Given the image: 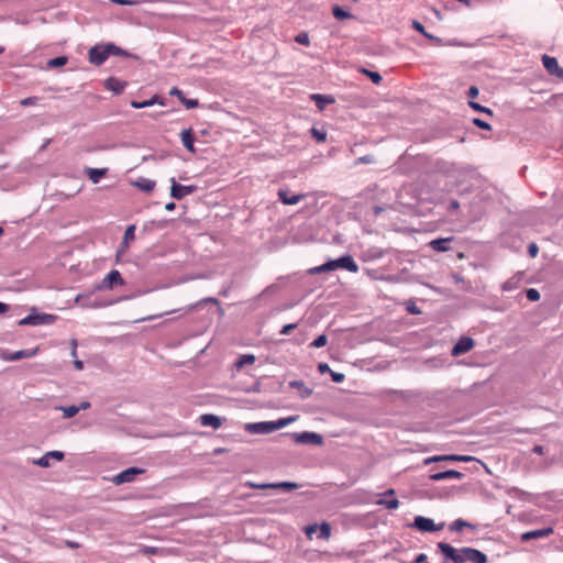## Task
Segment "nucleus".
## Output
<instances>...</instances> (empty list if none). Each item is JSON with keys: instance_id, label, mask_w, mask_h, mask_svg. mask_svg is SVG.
I'll use <instances>...</instances> for the list:
<instances>
[{"instance_id": "nucleus-12", "label": "nucleus", "mask_w": 563, "mask_h": 563, "mask_svg": "<svg viewBox=\"0 0 563 563\" xmlns=\"http://www.w3.org/2000/svg\"><path fill=\"white\" fill-rule=\"evenodd\" d=\"M542 63L544 68L550 75L558 76L560 78H563V68L559 66V63L555 57H551L549 55L542 56Z\"/></svg>"}, {"instance_id": "nucleus-11", "label": "nucleus", "mask_w": 563, "mask_h": 563, "mask_svg": "<svg viewBox=\"0 0 563 563\" xmlns=\"http://www.w3.org/2000/svg\"><path fill=\"white\" fill-rule=\"evenodd\" d=\"M170 196L177 200L183 199L185 196L190 195L197 190V186L189 185L183 186L176 183L175 178L170 179Z\"/></svg>"}, {"instance_id": "nucleus-44", "label": "nucleus", "mask_w": 563, "mask_h": 563, "mask_svg": "<svg viewBox=\"0 0 563 563\" xmlns=\"http://www.w3.org/2000/svg\"><path fill=\"white\" fill-rule=\"evenodd\" d=\"M526 294H527V298L530 301H538L540 299V292L534 288L528 289Z\"/></svg>"}, {"instance_id": "nucleus-7", "label": "nucleus", "mask_w": 563, "mask_h": 563, "mask_svg": "<svg viewBox=\"0 0 563 563\" xmlns=\"http://www.w3.org/2000/svg\"><path fill=\"white\" fill-rule=\"evenodd\" d=\"M438 548L448 560H451L454 563H464L463 548L457 551L451 544L445 542H439Z\"/></svg>"}, {"instance_id": "nucleus-36", "label": "nucleus", "mask_w": 563, "mask_h": 563, "mask_svg": "<svg viewBox=\"0 0 563 563\" xmlns=\"http://www.w3.org/2000/svg\"><path fill=\"white\" fill-rule=\"evenodd\" d=\"M66 63H67V57L58 56V57L49 59L47 65L49 67H59V66H64Z\"/></svg>"}, {"instance_id": "nucleus-17", "label": "nucleus", "mask_w": 563, "mask_h": 563, "mask_svg": "<svg viewBox=\"0 0 563 563\" xmlns=\"http://www.w3.org/2000/svg\"><path fill=\"white\" fill-rule=\"evenodd\" d=\"M463 477V474L455 470H449L444 472H439L430 475V479L433 482H440L444 479H461Z\"/></svg>"}, {"instance_id": "nucleus-32", "label": "nucleus", "mask_w": 563, "mask_h": 563, "mask_svg": "<svg viewBox=\"0 0 563 563\" xmlns=\"http://www.w3.org/2000/svg\"><path fill=\"white\" fill-rule=\"evenodd\" d=\"M156 102H157V97H154L151 100L143 101V102L132 101L131 107L134 109H142V108L151 107Z\"/></svg>"}, {"instance_id": "nucleus-43", "label": "nucleus", "mask_w": 563, "mask_h": 563, "mask_svg": "<svg viewBox=\"0 0 563 563\" xmlns=\"http://www.w3.org/2000/svg\"><path fill=\"white\" fill-rule=\"evenodd\" d=\"M412 27H413L416 31H418V32H420L421 34H423L426 37L433 38V36H432V35H430L429 33H427V32H426L424 26H423L419 21H416V20H415V21L412 22Z\"/></svg>"}, {"instance_id": "nucleus-6", "label": "nucleus", "mask_w": 563, "mask_h": 563, "mask_svg": "<svg viewBox=\"0 0 563 563\" xmlns=\"http://www.w3.org/2000/svg\"><path fill=\"white\" fill-rule=\"evenodd\" d=\"M56 320V316L53 314H29L19 321L20 325H40L53 323Z\"/></svg>"}, {"instance_id": "nucleus-29", "label": "nucleus", "mask_w": 563, "mask_h": 563, "mask_svg": "<svg viewBox=\"0 0 563 563\" xmlns=\"http://www.w3.org/2000/svg\"><path fill=\"white\" fill-rule=\"evenodd\" d=\"M376 504L379 506H384L387 509H397L399 506V500L397 498L379 499L376 501Z\"/></svg>"}, {"instance_id": "nucleus-60", "label": "nucleus", "mask_w": 563, "mask_h": 563, "mask_svg": "<svg viewBox=\"0 0 563 563\" xmlns=\"http://www.w3.org/2000/svg\"><path fill=\"white\" fill-rule=\"evenodd\" d=\"M77 408H80V410H86V409L90 408V402L89 401H82V402H80L79 406H77Z\"/></svg>"}, {"instance_id": "nucleus-31", "label": "nucleus", "mask_w": 563, "mask_h": 563, "mask_svg": "<svg viewBox=\"0 0 563 563\" xmlns=\"http://www.w3.org/2000/svg\"><path fill=\"white\" fill-rule=\"evenodd\" d=\"M310 132L311 135L317 140V142L323 143L327 141V132L324 130L312 128Z\"/></svg>"}, {"instance_id": "nucleus-50", "label": "nucleus", "mask_w": 563, "mask_h": 563, "mask_svg": "<svg viewBox=\"0 0 563 563\" xmlns=\"http://www.w3.org/2000/svg\"><path fill=\"white\" fill-rule=\"evenodd\" d=\"M318 529H319V526L314 523V525H310V526L306 527L305 532H306L307 537L311 539L312 533H314Z\"/></svg>"}, {"instance_id": "nucleus-18", "label": "nucleus", "mask_w": 563, "mask_h": 563, "mask_svg": "<svg viewBox=\"0 0 563 563\" xmlns=\"http://www.w3.org/2000/svg\"><path fill=\"white\" fill-rule=\"evenodd\" d=\"M104 87L108 89V90H111L113 91L114 93L117 95H120L123 92V90L125 89L126 87V82L125 81H122L115 77H110L108 78L106 81H104Z\"/></svg>"}, {"instance_id": "nucleus-16", "label": "nucleus", "mask_w": 563, "mask_h": 563, "mask_svg": "<svg viewBox=\"0 0 563 563\" xmlns=\"http://www.w3.org/2000/svg\"><path fill=\"white\" fill-rule=\"evenodd\" d=\"M131 185L141 191L148 194L155 189L156 181L145 177H139L136 180L132 181Z\"/></svg>"}, {"instance_id": "nucleus-25", "label": "nucleus", "mask_w": 563, "mask_h": 563, "mask_svg": "<svg viewBox=\"0 0 563 563\" xmlns=\"http://www.w3.org/2000/svg\"><path fill=\"white\" fill-rule=\"evenodd\" d=\"M36 352H37V349H34L32 351L21 350V351L14 352L13 354H11L9 356H4L3 358L7 361H18V360H21L24 357H32L36 354Z\"/></svg>"}, {"instance_id": "nucleus-46", "label": "nucleus", "mask_w": 563, "mask_h": 563, "mask_svg": "<svg viewBox=\"0 0 563 563\" xmlns=\"http://www.w3.org/2000/svg\"><path fill=\"white\" fill-rule=\"evenodd\" d=\"M473 124L476 125L479 129H483V130H490L492 129L490 124H488L487 122H485V121H483L482 119H478V118H474L473 119Z\"/></svg>"}, {"instance_id": "nucleus-38", "label": "nucleus", "mask_w": 563, "mask_h": 563, "mask_svg": "<svg viewBox=\"0 0 563 563\" xmlns=\"http://www.w3.org/2000/svg\"><path fill=\"white\" fill-rule=\"evenodd\" d=\"M327 342H328L327 335L325 334H321L316 340H313L311 342L310 346L319 349V347L324 346L327 344Z\"/></svg>"}, {"instance_id": "nucleus-58", "label": "nucleus", "mask_w": 563, "mask_h": 563, "mask_svg": "<svg viewBox=\"0 0 563 563\" xmlns=\"http://www.w3.org/2000/svg\"><path fill=\"white\" fill-rule=\"evenodd\" d=\"M74 366L77 371H81L84 368V363L79 360L74 361Z\"/></svg>"}, {"instance_id": "nucleus-2", "label": "nucleus", "mask_w": 563, "mask_h": 563, "mask_svg": "<svg viewBox=\"0 0 563 563\" xmlns=\"http://www.w3.org/2000/svg\"><path fill=\"white\" fill-rule=\"evenodd\" d=\"M123 51L114 44L95 45L89 49V62L96 66L102 65L111 55H121Z\"/></svg>"}, {"instance_id": "nucleus-4", "label": "nucleus", "mask_w": 563, "mask_h": 563, "mask_svg": "<svg viewBox=\"0 0 563 563\" xmlns=\"http://www.w3.org/2000/svg\"><path fill=\"white\" fill-rule=\"evenodd\" d=\"M125 284L121 274L117 269L110 271L106 277L100 282V284L96 287L98 290H111L117 286H123Z\"/></svg>"}, {"instance_id": "nucleus-8", "label": "nucleus", "mask_w": 563, "mask_h": 563, "mask_svg": "<svg viewBox=\"0 0 563 563\" xmlns=\"http://www.w3.org/2000/svg\"><path fill=\"white\" fill-rule=\"evenodd\" d=\"M144 472H145V470H143V468L130 467V468H126V470L122 471L121 473L117 474L113 477L112 482L115 485H121V484H124V483H131V482L134 481L136 475H141Z\"/></svg>"}, {"instance_id": "nucleus-64", "label": "nucleus", "mask_w": 563, "mask_h": 563, "mask_svg": "<svg viewBox=\"0 0 563 563\" xmlns=\"http://www.w3.org/2000/svg\"><path fill=\"white\" fill-rule=\"evenodd\" d=\"M175 208H176V205H175L174 202H168V203L165 206V209H166L167 211H173V210H175Z\"/></svg>"}, {"instance_id": "nucleus-40", "label": "nucleus", "mask_w": 563, "mask_h": 563, "mask_svg": "<svg viewBox=\"0 0 563 563\" xmlns=\"http://www.w3.org/2000/svg\"><path fill=\"white\" fill-rule=\"evenodd\" d=\"M363 73L366 74L369 77V79L376 85L380 84V81L383 79L382 76L376 71L363 69Z\"/></svg>"}, {"instance_id": "nucleus-14", "label": "nucleus", "mask_w": 563, "mask_h": 563, "mask_svg": "<svg viewBox=\"0 0 563 563\" xmlns=\"http://www.w3.org/2000/svg\"><path fill=\"white\" fill-rule=\"evenodd\" d=\"M52 459L57 462H60L64 460V453L62 451H49L42 457L33 460V464L38 465L41 467H49Z\"/></svg>"}, {"instance_id": "nucleus-19", "label": "nucleus", "mask_w": 563, "mask_h": 563, "mask_svg": "<svg viewBox=\"0 0 563 563\" xmlns=\"http://www.w3.org/2000/svg\"><path fill=\"white\" fill-rule=\"evenodd\" d=\"M200 423L203 427H212L219 429L222 426V421L218 416L211 413H205L199 417Z\"/></svg>"}, {"instance_id": "nucleus-20", "label": "nucleus", "mask_w": 563, "mask_h": 563, "mask_svg": "<svg viewBox=\"0 0 563 563\" xmlns=\"http://www.w3.org/2000/svg\"><path fill=\"white\" fill-rule=\"evenodd\" d=\"M311 100L314 101L317 108L322 111L328 104L334 102V98L327 95L313 93L310 96Z\"/></svg>"}, {"instance_id": "nucleus-9", "label": "nucleus", "mask_w": 563, "mask_h": 563, "mask_svg": "<svg viewBox=\"0 0 563 563\" xmlns=\"http://www.w3.org/2000/svg\"><path fill=\"white\" fill-rule=\"evenodd\" d=\"M291 437L294 438L296 443L300 444H313V445H321L322 444V437L314 432H301V433H292Z\"/></svg>"}, {"instance_id": "nucleus-37", "label": "nucleus", "mask_w": 563, "mask_h": 563, "mask_svg": "<svg viewBox=\"0 0 563 563\" xmlns=\"http://www.w3.org/2000/svg\"><path fill=\"white\" fill-rule=\"evenodd\" d=\"M464 527H471V523L463 519H457L450 526V529L452 531H461Z\"/></svg>"}, {"instance_id": "nucleus-49", "label": "nucleus", "mask_w": 563, "mask_h": 563, "mask_svg": "<svg viewBox=\"0 0 563 563\" xmlns=\"http://www.w3.org/2000/svg\"><path fill=\"white\" fill-rule=\"evenodd\" d=\"M528 253L531 257H537L538 253H539V247L536 243H531L529 246H528Z\"/></svg>"}, {"instance_id": "nucleus-45", "label": "nucleus", "mask_w": 563, "mask_h": 563, "mask_svg": "<svg viewBox=\"0 0 563 563\" xmlns=\"http://www.w3.org/2000/svg\"><path fill=\"white\" fill-rule=\"evenodd\" d=\"M38 101V97H27L20 101L21 106L29 107V106H35Z\"/></svg>"}, {"instance_id": "nucleus-10", "label": "nucleus", "mask_w": 563, "mask_h": 563, "mask_svg": "<svg viewBox=\"0 0 563 563\" xmlns=\"http://www.w3.org/2000/svg\"><path fill=\"white\" fill-rule=\"evenodd\" d=\"M475 457L470 455H459V454H445V455H433L430 457H427L424 460V464L428 465L430 463L434 462H442V461H449V462H472Z\"/></svg>"}, {"instance_id": "nucleus-53", "label": "nucleus", "mask_w": 563, "mask_h": 563, "mask_svg": "<svg viewBox=\"0 0 563 563\" xmlns=\"http://www.w3.org/2000/svg\"><path fill=\"white\" fill-rule=\"evenodd\" d=\"M249 485L253 488H258V489L274 488L273 484H252V483H250Z\"/></svg>"}, {"instance_id": "nucleus-48", "label": "nucleus", "mask_w": 563, "mask_h": 563, "mask_svg": "<svg viewBox=\"0 0 563 563\" xmlns=\"http://www.w3.org/2000/svg\"><path fill=\"white\" fill-rule=\"evenodd\" d=\"M297 324L296 323H288V324H285L283 327V329L280 330V334H284V335H287L289 334L294 329H296Z\"/></svg>"}, {"instance_id": "nucleus-42", "label": "nucleus", "mask_w": 563, "mask_h": 563, "mask_svg": "<svg viewBox=\"0 0 563 563\" xmlns=\"http://www.w3.org/2000/svg\"><path fill=\"white\" fill-rule=\"evenodd\" d=\"M180 102L187 108V109H195L199 106V102L197 99H187L183 98Z\"/></svg>"}, {"instance_id": "nucleus-13", "label": "nucleus", "mask_w": 563, "mask_h": 563, "mask_svg": "<svg viewBox=\"0 0 563 563\" xmlns=\"http://www.w3.org/2000/svg\"><path fill=\"white\" fill-rule=\"evenodd\" d=\"M463 559L473 563H487V555L473 548H463Z\"/></svg>"}, {"instance_id": "nucleus-51", "label": "nucleus", "mask_w": 563, "mask_h": 563, "mask_svg": "<svg viewBox=\"0 0 563 563\" xmlns=\"http://www.w3.org/2000/svg\"><path fill=\"white\" fill-rule=\"evenodd\" d=\"M318 371L321 374H325V373L330 374L332 372V369L330 368V366L327 363H319Z\"/></svg>"}, {"instance_id": "nucleus-62", "label": "nucleus", "mask_w": 563, "mask_h": 563, "mask_svg": "<svg viewBox=\"0 0 563 563\" xmlns=\"http://www.w3.org/2000/svg\"><path fill=\"white\" fill-rule=\"evenodd\" d=\"M66 545H67L68 548H71V549H77V548H79V547H80V545H79V543L74 542V541H66Z\"/></svg>"}, {"instance_id": "nucleus-23", "label": "nucleus", "mask_w": 563, "mask_h": 563, "mask_svg": "<svg viewBox=\"0 0 563 563\" xmlns=\"http://www.w3.org/2000/svg\"><path fill=\"white\" fill-rule=\"evenodd\" d=\"M552 533H553L552 528H545V529H540V530L528 531V532L523 533L521 538H522V540L527 541V540H531V539L549 537Z\"/></svg>"}, {"instance_id": "nucleus-55", "label": "nucleus", "mask_w": 563, "mask_h": 563, "mask_svg": "<svg viewBox=\"0 0 563 563\" xmlns=\"http://www.w3.org/2000/svg\"><path fill=\"white\" fill-rule=\"evenodd\" d=\"M358 164H368L373 162V158L368 155L358 157L356 161Z\"/></svg>"}, {"instance_id": "nucleus-41", "label": "nucleus", "mask_w": 563, "mask_h": 563, "mask_svg": "<svg viewBox=\"0 0 563 563\" xmlns=\"http://www.w3.org/2000/svg\"><path fill=\"white\" fill-rule=\"evenodd\" d=\"M134 232H135V227L134 225H130L126 228L125 230V233H124V238H123V241L125 244L129 243V241H132L134 240Z\"/></svg>"}, {"instance_id": "nucleus-15", "label": "nucleus", "mask_w": 563, "mask_h": 563, "mask_svg": "<svg viewBox=\"0 0 563 563\" xmlns=\"http://www.w3.org/2000/svg\"><path fill=\"white\" fill-rule=\"evenodd\" d=\"M474 346V340L468 336H462L452 349V355L459 356L468 351Z\"/></svg>"}, {"instance_id": "nucleus-21", "label": "nucleus", "mask_w": 563, "mask_h": 563, "mask_svg": "<svg viewBox=\"0 0 563 563\" xmlns=\"http://www.w3.org/2000/svg\"><path fill=\"white\" fill-rule=\"evenodd\" d=\"M107 172H108L107 168H91V167L85 168L86 175L93 184H98L100 181V179L107 175Z\"/></svg>"}, {"instance_id": "nucleus-22", "label": "nucleus", "mask_w": 563, "mask_h": 563, "mask_svg": "<svg viewBox=\"0 0 563 563\" xmlns=\"http://www.w3.org/2000/svg\"><path fill=\"white\" fill-rule=\"evenodd\" d=\"M278 198L284 205H296L305 198V195L288 196L286 190H278Z\"/></svg>"}, {"instance_id": "nucleus-24", "label": "nucleus", "mask_w": 563, "mask_h": 563, "mask_svg": "<svg viewBox=\"0 0 563 563\" xmlns=\"http://www.w3.org/2000/svg\"><path fill=\"white\" fill-rule=\"evenodd\" d=\"M453 238H445V239H437V240H432L429 245L432 250L437 251V252H445L448 251L450 247H449V243L452 242Z\"/></svg>"}, {"instance_id": "nucleus-39", "label": "nucleus", "mask_w": 563, "mask_h": 563, "mask_svg": "<svg viewBox=\"0 0 563 563\" xmlns=\"http://www.w3.org/2000/svg\"><path fill=\"white\" fill-rule=\"evenodd\" d=\"M470 107L472 109H474L475 111L483 112V113H486V114H489V115L493 114V111L489 108L483 107V106H481L477 102L470 101Z\"/></svg>"}, {"instance_id": "nucleus-30", "label": "nucleus", "mask_w": 563, "mask_h": 563, "mask_svg": "<svg viewBox=\"0 0 563 563\" xmlns=\"http://www.w3.org/2000/svg\"><path fill=\"white\" fill-rule=\"evenodd\" d=\"M58 409H59V410H62V411L64 412V417H65V418H73V417H75V416L79 412V410H80V408H77V406H66V407L60 406V407H58Z\"/></svg>"}, {"instance_id": "nucleus-61", "label": "nucleus", "mask_w": 563, "mask_h": 563, "mask_svg": "<svg viewBox=\"0 0 563 563\" xmlns=\"http://www.w3.org/2000/svg\"><path fill=\"white\" fill-rule=\"evenodd\" d=\"M142 552L145 554H154V553H156V549L155 548H144V549H142Z\"/></svg>"}, {"instance_id": "nucleus-35", "label": "nucleus", "mask_w": 563, "mask_h": 563, "mask_svg": "<svg viewBox=\"0 0 563 563\" xmlns=\"http://www.w3.org/2000/svg\"><path fill=\"white\" fill-rule=\"evenodd\" d=\"M295 41L298 43V44H301V45H305V46H308L310 45V38H309V35L307 32H300L298 33L296 36H295Z\"/></svg>"}, {"instance_id": "nucleus-28", "label": "nucleus", "mask_w": 563, "mask_h": 563, "mask_svg": "<svg viewBox=\"0 0 563 563\" xmlns=\"http://www.w3.org/2000/svg\"><path fill=\"white\" fill-rule=\"evenodd\" d=\"M332 13H333V16L338 20H344V19H351L353 18V15L349 12H346L345 10H343L341 7L339 5H334L332 8Z\"/></svg>"}, {"instance_id": "nucleus-5", "label": "nucleus", "mask_w": 563, "mask_h": 563, "mask_svg": "<svg viewBox=\"0 0 563 563\" xmlns=\"http://www.w3.org/2000/svg\"><path fill=\"white\" fill-rule=\"evenodd\" d=\"M444 522L437 525L432 519L423 516H417L413 520V523L411 525V527L418 529L421 532L440 531L444 528Z\"/></svg>"}, {"instance_id": "nucleus-47", "label": "nucleus", "mask_w": 563, "mask_h": 563, "mask_svg": "<svg viewBox=\"0 0 563 563\" xmlns=\"http://www.w3.org/2000/svg\"><path fill=\"white\" fill-rule=\"evenodd\" d=\"M330 375H331L332 380L335 382V383H342L344 380V378H345L344 374L336 373V372H333V371L330 373Z\"/></svg>"}, {"instance_id": "nucleus-33", "label": "nucleus", "mask_w": 563, "mask_h": 563, "mask_svg": "<svg viewBox=\"0 0 563 563\" xmlns=\"http://www.w3.org/2000/svg\"><path fill=\"white\" fill-rule=\"evenodd\" d=\"M319 530H320V534H319V538L321 539H329L330 536H331V527L328 522H322L320 526H319Z\"/></svg>"}, {"instance_id": "nucleus-27", "label": "nucleus", "mask_w": 563, "mask_h": 563, "mask_svg": "<svg viewBox=\"0 0 563 563\" xmlns=\"http://www.w3.org/2000/svg\"><path fill=\"white\" fill-rule=\"evenodd\" d=\"M255 362V356L253 354H244L241 355L235 362V367L238 369L243 368L245 365L253 364Z\"/></svg>"}, {"instance_id": "nucleus-63", "label": "nucleus", "mask_w": 563, "mask_h": 563, "mask_svg": "<svg viewBox=\"0 0 563 563\" xmlns=\"http://www.w3.org/2000/svg\"><path fill=\"white\" fill-rule=\"evenodd\" d=\"M532 451L537 454H543V446L536 445Z\"/></svg>"}, {"instance_id": "nucleus-57", "label": "nucleus", "mask_w": 563, "mask_h": 563, "mask_svg": "<svg viewBox=\"0 0 563 563\" xmlns=\"http://www.w3.org/2000/svg\"><path fill=\"white\" fill-rule=\"evenodd\" d=\"M71 346H73V349H71V356L76 357L77 356V341L76 340L71 341Z\"/></svg>"}, {"instance_id": "nucleus-1", "label": "nucleus", "mask_w": 563, "mask_h": 563, "mask_svg": "<svg viewBox=\"0 0 563 563\" xmlns=\"http://www.w3.org/2000/svg\"><path fill=\"white\" fill-rule=\"evenodd\" d=\"M296 419V417H287L276 421L251 422L244 426V430L251 434H268L288 426Z\"/></svg>"}, {"instance_id": "nucleus-52", "label": "nucleus", "mask_w": 563, "mask_h": 563, "mask_svg": "<svg viewBox=\"0 0 563 563\" xmlns=\"http://www.w3.org/2000/svg\"><path fill=\"white\" fill-rule=\"evenodd\" d=\"M170 96H176L179 100L184 98V93L181 90H179L177 87H173L169 91Z\"/></svg>"}, {"instance_id": "nucleus-3", "label": "nucleus", "mask_w": 563, "mask_h": 563, "mask_svg": "<svg viewBox=\"0 0 563 563\" xmlns=\"http://www.w3.org/2000/svg\"><path fill=\"white\" fill-rule=\"evenodd\" d=\"M336 268H344L351 273H356L358 271V266L353 260L352 256L345 255L338 260L330 261L317 268H314L316 272H328V271H334Z\"/></svg>"}, {"instance_id": "nucleus-54", "label": "nucleus", "mask_w": 563, "mask_h": 563, "mask_svg": "<svg viewBox=\"0 0 563 563\" xmlns=\"http://www.w3.org/2000/svg\"><path fill=\"white\" fill-rule=\"evenodd\" d=\"M478 93H479L478 88H477V87H475V86H472V87L468 89V92H467L468 97H470V98H472V99H473V98H476V97L478 96Z\"/></svg>"}, {"instance_id": "nucleus-34", "label": "nucleus", "mask_w": 563, "mask_h": 563, "mask_svg": "<svg viewBox=\"0 0 563 563\" xmlns=\"http://www.w3.org/2000/svg\"><path fill=\"white\" fill-rule=\"evenodd\" d=\"M274 488H283L285 490H294L298 488V484L292 482H280L273 484Z\"/></svg>"}, {"instance_id": "nucleus-56", "label": "nucleus", "mask_w": 563, "mask_h": 563, "mask_svg": "<svg viewBox=\"0 0 563 563\" xmlns=\"http://www.w3.org/2000/svg\"><path fill=\"white\" fill-rule=\"evenodd\" d=\"M427 555L421 553L415 559L413 563H427Z\"/></svg>"}, {"instance_id": "nucleus-59", "label": "nucleus", "mask_w": 563, "mask_h": 563, "mask_svg": "<svg viewBox=\"0 0 563 563\" xmlns=\"http://www.w3.org/2000/svg\"><path fill=\"white\" fill-rule=\"evenodd\" d=\"M290 386L301 388V387H305V384H303V382H300V380H294L290 383Z\"/></svg>"}, {"instance_id": "nucleus-26", "label": "nucleus", "mask_w": 563, "mask_h": 563, "mask_svg": "<svg viewBox=\"0 0 563 563\" xmlns=\"http://www.w3.org/2000/svg\"><path fill=\"white\" fill-rule=\"evenodd\" d=\"M181 136V143L188 150L190 151L191 153H195V147H194V136H192V133L190 130H185L181 132L180 134Z\"/></svg>"}]
</instances>
